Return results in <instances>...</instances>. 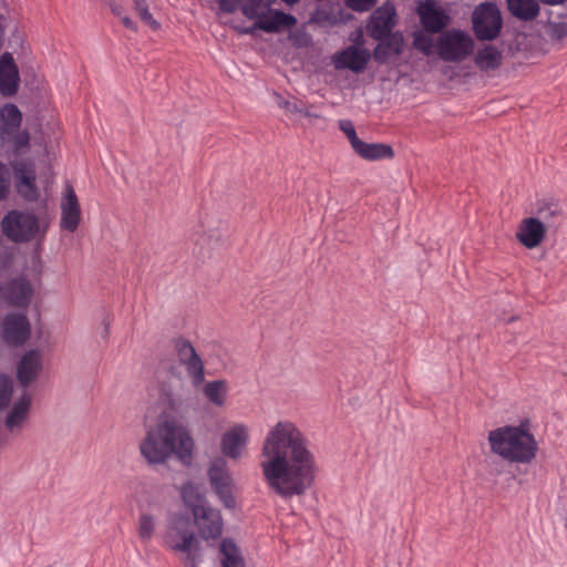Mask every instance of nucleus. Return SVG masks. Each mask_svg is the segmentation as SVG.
Here are the masks:
<instances>
[{
  "label": "nucleus",
  "mask_w": 567,
  "mask_h": 567,
  "mask_svg": "<svg viewBox=\"0 0 567 567\" xmlns=\"http://www.w3.org/2000/svg\"><path fill=\"white\" fill-rule=\"evenodd\" d=\"M310 443L290 421H279L267 433L260 468L270 491L284 499L303 495L316 477V458Z\"/></svg>",
  "instance_id": "nucleus-1"
},
{
  "label": "nucleus",
  "mask_w": 567,
  "mask_h": 567,
  "mask_svg": "<svg viewBox=\"0 0 567 567\" xmlns=\"http://www.w3.org/2000/svg\"><path fill=\"white\" fill-rule=\"evenodd\" d=\"M194 441L188 430L174 419L152 426L140 444L141 455L150 465L164 464L175 455L183 464H190Z\"/></svg>",
  "instance_id": "nucleus-2"
},
{
  "label": "nucleus",
  "mask_w": 567,
  "mask_h": 567,
  "mask_svg": "<svg viewBox=\"0 0 567 567\" xmlns=\"http://www.w3.org/2000/svg\"><path fill=\"white\" fill-rule=\"evenodd\" d=\"M487 440L491 452L509 463L529 464L538 452V443L527 419L518 425H503L489 431Z\"/></svg>",
  "instance_id": "nucleus-3"
},
{
  "label": "nucleus",
  "mask_w": 567,
  "mask_h": 567,
  "mask_svg": "<svg viewBox=\"0 0 567 567\" xmlns=\"http://www.w3.org/2000/svg\"><path fill=\"white\" fill-rule=\"evenodd\" d=\"M181 496L193 516L199 537L207 543L219 539L224 530L220 511L209 504L193 482H186L182 486Z\"/></svg>",
  "instance_id": "nucleus-4"
},
{
  "label": "nucleus",
  "mask_w": 567,
  "mask_h": 567,
  "mask_svg": "<svg viewBox=\"0 0 567 567\" xmlns=\"http://www.w3.org/2000/svg\"><path fill=\"white\" fill-rule=\"evenodd\" d=\"M163 542L173 551L184 554L186 567H198L203 561L200 542L192 529L189 517L177 514L172 517Z\"/></svg>",
  "instance_id": "nucleus-5"
},
{
  "label": "nucleus",
  "mask_w": 567,
  "mask_h": 567,
  "mask_svg": "<svg viewBox=\"0 0 567 567\" xmlns=\"http://www.w3.org/2000/svg\"><path fill=\"white\" fill-rule=\"evenodd\" d=\"M49 228L47 220L29 210L11 209L1 220L3 235L14 244L43 239Z\"/></svg>",
  "instance_id": "nucleus-6"
},
{
  "label": "nucleus",
  "mask_w": 567,
  "mask_h": 567,
  "mask_svg": "<svg viewBox=\"0 0 567 567\" xmlns=\"http://www.w3.org/2000/svg\"><path fill=\"white\" fill-rule=\"evenodd\" d=\"M22 113L13 103L0 109V147H9L14 156L30 150V133L21 130Z\"/></svg>",
  "instance_id": "nucleus-7"
},
{
  "label": "nucleus",
  "mask_w": 567,
  "mask_h": 567,
  "mask_svg": "<svg viewBox=\"0 0 567 567\" xmlns=\"http://www.w3.org/2000/svg\"><path fill=\"white\" fill-rule=\"evenodd\" d=\"M437 54L445 62H462L473 53L472 37L460 29H451L442 33L436 42Z\"/></svg>",
  "instance_id": "nucleus-8"
},
{
  "label": "nucleus",
  "mask_w": 567,
  "mask_h": 567,
  "mask_svg": "<svg viewBox=\"0 0 567 567\" xmlns=\"http://www.w3.org/2000/svg\"><path fill=\"white\" fill-rule=\"evenodd\" d=\"M472 24L477 40H495L503 28V19L498 7L493 2L480 3L472 13Z\"/></svg>",
  "instance_id": "nucleus-9"
},
{
  "label": "nucleus",
  "mask_w": 567,
  "mask_h": 567,
  "mask_svg": "<svg viewBox=\"0 0 567 567\" xmlns=\"http://www.w3.org/2000/svg\"><path fill=\"white\" fill-rule=\"evenodd\" d=\"M207 476L210 487L220 503L226 508H235L236 499L233 494L235 484L227 463L223 457H217L210 462Z\"/></svg>",
  "instance_id": "nucleus-10"
},
{
  "label": "nucleus",
  "mask_w": 567,
  "mask_h": 567,
  "mask_svg": "<svg viewBox=\"0 0 567 567\" xmlns=\"http://www.w3.org/2000/svg\"><path fill=\"white\" fill-rule=\"evenodd\" d=\"M174 350L179 363L185 368L192 384L197 388L205 381V367L194 346L185 338L174 340Z\"/></svg>",
  "instance_id": "nucleus-11"
},
{
  "label": "nucleus",
  "mask_w": 567,
  "mask_h": 567,
  "mask_svg": "<svg viewBox=\"0 0 567 567\" xmlns=\"http://www.w3.org/2000/svg\"><path fill=\"white\" fill-rule=\"evenodd\" d=\"M60 209L61 216L59 226L61 230L68 233L76 231L81 224L82 212L75 190L69 182L65 183L63 188Z\"/></svg>",
  "instance_id": "nucleus-12"
},
{
  "label": "nucleus",
  "mask_w": 567,
  "mask_h": 567,
  "mask_svg": "<svg viewBox=\"0 0 567 567\" xmlns=\"http://www.w3.org/2000/svg\"><path fill=\"white\" fill-rule=\"evenodd\" d=\"M31 336V326L24 313H9L1 322V338L13 347L23 346Z\"/></svg>",
  "instance_id": "nucleus-13"
},
{
  "label": "nucleus",
  "mask_w": 567,
  "mask_h": 567,
  "mask_svg": "<svg viewBox=\"0 0 567 567\" xmlns=\"http://www.w3.org/2000/svg\"><path fill=\"white\" fill-rule=\"evenodd\" d=\"M416 12L422 28L427 33L442 32L451 21L449 13L434 0L419 1Z\"/></svg>",
  "instance_id": "nucleus-14"
},
{
  "label": "nucleus",
  "mask_w": 567,
  "mask_h": 567,
  "mask_svg": "<svg viewBox=\"0 0 567 567\" xmlns=\"http://www.w3.org/2000/svg\"><path fill=\"white\" fill-rule=\"evenodd\" d=\"M33 296V288L24 277L12 278L0 286V298L13 308L27 309Z\"/></svg>",
  "instance_id": "nucleus-15"
},
{
  "label": "nucleus",
  "mask_w": 567,
  "mask_h": 567,
  "mask_svg": "<svg viewBox=\"0 0 567 567\" xmlns=\"http://www.w3.org/2000/svg\"><path fill=\"white\" fill-rule=\"evenodd\" d=\"M395 14V8L390 2L377 8L367 23L368 34L374 40L385 39L396 23Z\"/></svg>",
  "instance_id": "nucleus-16"
},
{
  "label": "nucleus",
  "mask_w": 567,
  "mask_h": 567,
  "mask_svg": "<svg viewBox=\"0 0 567 567\" xmlns=\"http://www.w3.org/2000/svg\"><path fill=\"white\" fill-rule=\"evenodd\" d=\"M371 59L370 51L357 45H349L333 55L336 69H348L352 72H362Z\"/></svg>",
  "instance_id": "nucleus-17"
},
{
  "label": "nucleus",
  "mask_w": 567,
  "mask_h": 567,
  "mask_svg": "<svg viewBox=\"0 0 567 567\" xmlns=\"http://www.w3.org/2000/svg\"><path fill=\"white\" fill-rule=\"evenodd\" d=\"M249 440L248 427L236 424L226 431L220 440V450L224 456L237 460L241 456Z\"/></svg>",
  "instance_id": "nucleus-18"
},
{
  "label": "nucleus",
  "mask_w": 567,
  "mask_h": 567,
  "mask_svg": "<svg viewBox=\"0 0 567 567\" xmlns=\"http://www.w3.org/2000/svg\"><path fill=\"white\" fill-rule=\"evenodd\" d=\"M20 86V74L11 53L0 55V94L4 97L16 95Z\"/></svg>",
  "instance_id": "nucleus-19"
},
{
  "label": "nucleus",
  "mask_w": 567,
  "mask_h": 567,
  "mask_svg": "<svg viewBox=\"0 0 567 567\" xmlns=\"http://www.w3.org/2000/svg\"><path fill=\"white\" fill-rule=\"evenodd\" d=\"M18 193L27 200H37L39 190L32 163H16L12 166Z\"/></svg>",
  "instance_id": "nucleus-20"
},
{
  "label": "nucleus",
  "mask_w": 567,
  "mask_h": 567,
  "mask_svg": "<svg viewBox=\"0 0 567 567\" xmlns=\"http://www.w3.org/2000/svg\"><path fill=\"white\" fill-rule=\"evenodd\" d=\"M547 229L540 219L527 217L520 221L516 237L528 249L537 247L545 238Z\"/></svg>",
  "instance_id": "nucleus-21"
},
{
  "label": "nucleus",
  "mask_w": 567,
  "mask_h": 567,
  "mask_svg": "<svg viewBox=\"0 0 567 567\" xmlns=\"http://www.w3.org/2000/svg\"><path fill=\"white\" fill-rule=\"evenodd\" d=\"M297 24V18L281 10H271L257 20V27L268 33L278 32L280 29H290Z\"/></svg>",
  "instance_id": "nucleus-22"
},
{
  "label": "nucleus",
  "mask_w": 567,
  "mask_h": 567,
  "mask_svg": "<svg viewBox=\"0 0 567 567\" xmlns=\"http://www.w3.org/2000/svg\"><path fill=\"white\" fill-rule=\"evenodd\" d=\"M374 48L373 56L378 63H385L389 59L400 55L403 51L404 39L401 32L389 33Z\"/></svg>",
  "instance_id": "nucleus-23"
},
{
  "label": "nucleus",
  "mask_w": 567,
  "mask_h": 567,
  "mask_svg": "<svg viewBox=\"0 0 567 567\" xmlns=\"http://www.w3.org/2000/svg\"><path fill=\"white\" fill-rule=\"evenodd\" d=\"M41 355L38 350H29L21 358L18 369L17 377L22 385H28L34 381L41 371Z\"/></svg>",
  "instance_id": "nucleus-24"
},
{
  "label": "nucleus",
  "mask_w": 567,
  "mask_h": 567,
  "mask_svg": "<svg viewBox=\"0 0 567 567\" xmlns=\"http://www.w3.org/2000/svg\"><path fill=\"white\" fill-rule=\"evenodd\" d=\"M352 150L359 157L370 162L391 159L394 156L392 146L383 143H367L360 140Z\"/></svg>",
  "instance_id": "nucleus-25"
},
{
  "label": "nucleus",
  "mask_w": 567,
  "mask_h": 567,
  "mask_svg": "<svg viewBox=\"0 0 567 567\" xmlns=\"http://www.w3.org/2000/svg\"><path fill=\"white\" fill-rule=\"evenodd\" d=\"M31 406V396L23 393L9 411L4 425L9 432H14L23 426Z\"/></svg>",
  "instance_id": "nucleus-26"
},
{
  "label": "nucleus",
  "mask_w": 567,
  "mask_h": 567,
  "mask_svg": "<svg viewBox=\"0 0 567 567\" xmlns=\"http://www.w3.org/2000/svg\"><path fill=\"white\" fill-rule=\"evenodd\" d=\"M219 561L221 567H246L241 550L231 538L220 540Z\"/></svg>",
  "instance_id": "nucleus-27"
},
{
  "label": "nucleus",
  "mask_w": 567,
  "mask_h": 567,
  "mask_svg": "<svg viewBox=\"0 0 567 567\" xmlns=\"http://www.w3.org/2000/svg\"><path fill=\"white\" fill-rule=\"evenodd\" d=\"M502 61L501 50L492 44H486L478 49L474 58L475 65L483 72L498 69Z\"/></svg>",
  "instance_id": "nucleus-28"
},
{
  "label": "nucleus",
  "mask_w": 567,
  "mask_h": 567,
  "mask_svg": "<svg viewBox=\"0 0 567 567\" xmlns=\"http://www.w3.org/2000/svg\"><path fill=\"white\" fill-rule=\"evenodd\" d=\"M536 219H540L544 227L556 229L563 220V209L558 203L555 202H540L537 206Z\"/></svg>",
  "instance_id": "nucleus-29"
},
{
  "label": "nucleus",
  "mask_w": 567,
  "mask_h": 567,
  "mask_svg": "<svg viewBox=\"0 0 567 567\" xmlns=\"http://www.w3.org/2000/svg\"><path fill=\"white\" fill-rule=\"evenodd\" d=\"M507 9L512 16L520 20H532L539 12V6L536 0H506Z\"/></svg>",
  "instance_id": "nucleus-30"
},
{
  "label": "nucleus",
  "mask_w": 567,
  "mask_h": 567,
  "mask_svg": "<svg viewBox=\"0 0 567 567\" xmlns=\"http://www.w3.org/2000/svg\"><path fill=\"white\" fill-rule=\"evenodd\" d=\"M204 394L216 406H223L227 394L225 381L215 380L207 382L204 385Z\"/></svg>",
  "instance_id": "nucleus-31"
},
{
  "label": "nucleus",
  "mask_w": 567,
  "mask_h": 567,
  "mask_svg": "<svg viewBox=\"0 0 567 567\" xmlns=\"http://www.w3.org/2000/svg\"><path fill=\"white\" fill-rule=\"evenodd\" d=\"M270 6L271 0H244L241 12L249 20H259L269 11Z\"/></svg>",
  "instance_id": "nucleus-32"
},
{
  "label": "nucleus",
  "mask_w": 567,
  "mask_h": 567,
  "mask_svg": "<svg viewBox=\"0 0 567 567\" xmlns=\"http://www.w3.org/2000/svg\"><path fill=\"white\" fill-rule=\"evenodd\" d=\"M134 9L136 13L140 16L141 20L148 25L152 30H158L159 23L153 18L150 12L148 4L146 0H135Z\"/></svg>",
  "instance_id": "nucleus-33"
},
{
  "label": "nucleus",
  "mask_w": 567,
  "mask_h": 567,
  "mask_svg": "<svg viewBox=\"0 0 567 567\" xmlns=\"http://www.w3.org/2000/svg\"><path fill=\"white\" fill-rule=\"evenodd\" d=\"M13 383L10 377L0 374V411L6 409L12 398Z\"/></svg>",
  "instance_id": "nucleus-34"
},
{
  "label": "nucleus",
  "mask_w": 567,
  "mask_h": 567,
  "mask_svg": "<svg viewBox=\"0 0 567 567\" xmlns=\"http://www.w3.org/2000/svg\"><path fill=\"white\" fill-rule=\"evenodd\" d=\"M155 530L154 518L148 514H143L138 522V536L143 542H148Z\"/></svg>",
  "instance_id": "nucleus-35"
},
{
  "label": "nucleus",
  "mask_w": 567,
  "mask_h": 567,
  "mask_svg": "<svg viewBox=\"0 0 567 567\" xmlns=\"http://www.w3.org/2000/svg\"><path fill=\"white\" fill-rule=\"evenodd\" d=\"M414 47L421 51L424 55H431L433 53V39L425 33L417 32L413 40Z\"/></svg>",
  "instance_id": "nucleus-36"
},
{
  "label": "nucleus",
  "mask_w": 567,
  "mask_h": 567,
  "mask_svg": "<svg viewBox=\"0 0 567 567\" xmlns=\"http://www.w3.org/2000/svg\"><path fill=\"white\" fill-rule=\"evenodd\" d=\"M339 128L346 134L351 147H353L360 141V138L357 135L354 125L351 121L341 120L339 122Z\"/></svg>",
  "instance_id": "nucleus-37"
},
{
  "label": "nucleus",
  "mask_w": 567,
  "mask_h": 567,
  "mask_svg": "<svg viewBox=\"0 0 567 567\" xmlns=\"http://www.w3.org/2000/svg\"><path fill=\"white\" fill-rule=\"evenodd\" d=\"M272 96L275 97V101L277 103V105L280 107V109H284L286 112L288 113H297V112H300L301 111V106H299L297 103L295 102H290L288 100H286L281 94H279L278 92L274 91L272 92Z\"/></svg>",
  "instance_id": "nucleus-38"
},
{
  "label": "nucleus",
  "mask_w": 567,
  "mask_h": 567,
  "mask_svg": "<svg viewBox=\"0 0 567 567\" xmlns=\"http://www.w3.org/2000/svg\"><path fill=\"white\" fill-rule=\"evenodd\" d=\"M378 0H346L348 8L355 12H365L372 9Z\"/></svg>",
  "instance_id": "nucleus-39"
},
{
  "label": "nucleus",
  "mask_w": 567,
  "mask_h": 567,
  "mask_svg": "<svg viewBox=\"0 0 567 567\" xmlns=\"http://www.w3.org/2000/svg\"><path fill=\"white\" fill-rule=\"evenodd\" d=\"M10 190L9 172L4 164L0 162V199L7 198Z\"/></svg>",
  "instance_id": "nucleus-40"
},
{
  "label": "nucleus",
  "mask_w": 567,
  "mask_h": 567,
  "mask_svg": "<svg viewBox=\"0 0 567 567\" xmlns=\"http://www.w3.org/2000/svg\"><path fill=\"white\" fill-rule=\"evenodd\" d=\"M123 25L130 30H136V24L133 22V20L127 17L126 14L122 17L121 19Z\"/></svg>",
  "instance_id": "nucleus-41"
},
{
  "label": "nucleus",
  "mask_w": 567,
  "mask_h": 567,
  "mask_svg": "<svg viewBox=\"0 0 567 567\" xmlns=\"http://www.w3.org/2000/svg\"><path fill=\"white\" fill-rule=\"evenodd\" d=\"M111 10H112V12H113L116 17H118L120 19H122V17H123V16H125V14H124V9H123V7H122V6H120V4H117V3H113V4L111 6Z\"/></svg>",
  "instance_id": "nucleus-42"
},
{
  "label": "nucleus",
  "mask_w": 567,
  "mask_h": 567,
  "mask_svg": "<svg viewBox=\"0 0 567 567\" xmlns=\"http://www.w3.org/2000/svg\"><path fill=\"white\" fill-rule=\"evenodd\" d=\"M220 7L226 12H233L235 10V7L230 6V3H227L226 0L220 1Z\"/></svg>",
  "instance_id": "nucleus-43"
},
{
  "label": "nucleus",
  "mask_w": 567,
  "mask_h": 567,
  "mask_svg": "<svg viewBox=\"0 0 567 567\" xmlns=\"http://www.w3.org/2000/svg\"><path fill=\"white\" fill-rule=\"evenodd\" d=\"M257 29H259V28L257 27V21H256L254 25L244 28V29L240 30V32L244 33V34H252L254 31L257 30Z\"/></svg>",
  "instance_id": "nucleus-44"
},
{
  "label": "nucleus",
  "mask_w": 567,
  "mask_h": 567,
  "mask_svg": "<svg viewBox=\"0 0 567 567\" xmlns=\"http://www.w3.org/2000/svg\"><path fill=\"white\" fill-rule=\"evenodd\" d=\"M299 113L306 117H318V115L311 113L309 110H307L305 107H301V111Z\"/></svg>",
  "instance_id": "nucleus-45"
},
{
  "label": "nucleus",
  "mask_w": 567,
  "mask_h": 567,
  "mask_svg": "<svg viewBox=\"0 0 567 567\" xmlns=\"http://www.w3.org/2000/svg\"><path fill=\"white\" fill-rule=\"evenodd\" d=\"M282 1L289 6H292V4L297 3L299 0H282Z\"/></svg>",
  "instance_id": "nucleus-46"
},
{
  "label": "nucleus",
  "mask_w": 567,
  "mask_h": 567,
  "mask_svg": "<svg viewBox=\"0 0 567 567\" xmlns=\"http://www.w3.org/2000/svg\"><path fill=\"white\" fill-rule=\"evenodd\" d=\"M104 332H105L106 336L109 334V332H110L109 323H105Z\"/></svg>",
  "instance_id": "nucleus-47"
}]
</instances>
